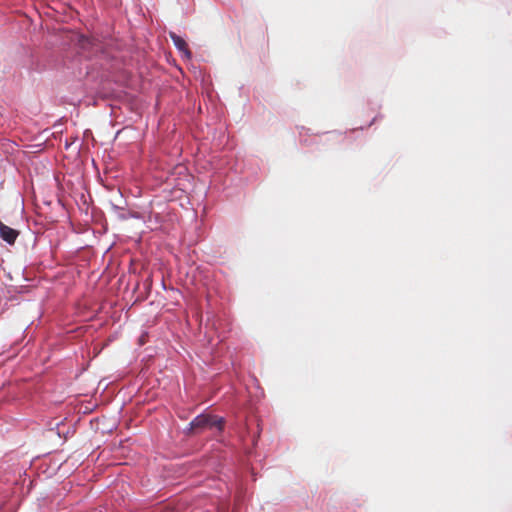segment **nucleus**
<instances>
[{
  "label": "nucleus",
  "instance_id": "obj_1",
  "mask_svg": "<svg viewBox=\"0 0 512 512\" xmlns=\"http://www.w3.org/2000/svg\"><path fill=\"white\" fill-rule=\"evenodd\" d=\"M222 423V419L213 418L208 415H199L190 423V429L204 428L208 426H217L221 429Z\"/></svg>",
  "mask_w": 512,
  "mask_h": 512
},
{
  "label": "nucleus",
  "instance_id": "obj_2",
  "mask_svg": "<svg viewBox=\"0 0 512 512\" xmlns=\"http://www.w3.org/2000/svg\"><path fill=\"white\" fill-rule=\"evenodd\" d=\"M170 37H171L174 45L176 46V48L183 54V56L186 59H190L191 52L187 48V44H186L185 40L182 37H180L179 35H177L176 33H170Z\"/></svg>",
  "mask_w": 512,
  "mask_h": 512
},
{
  "label": "nucleus",
  "instance_id": "obj_3",
  "mask_svg": "<svg viewBox=\"0 0 512 512\" xmlns=\"http://www.w3.org/2000/svg\"><path fill=\"white\" fill-rule=\"evenodd\" d=\"M18 236V232L0 222V237L9 244H13Z\"/></svg>",
  "mask_w": 512,
  "mask_h": 512
}]
</instances>
